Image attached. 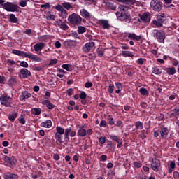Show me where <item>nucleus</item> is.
Wrapping results in <instances>:
<instances>
[{
	"instance_id": "f257e3e1",
	"label": "nucleus",
	"mask_w": 179,
	"mask_h": 179,
	"mask_svg": "<svg viewBox=\"0 0 179 179\" xmlns=\"http://www.w3.org/2000/svg\"><path fill=\"white\" fill-rule=\"evenodd\" d=\"M128 7L126 6H119V11L116 13V16L119 20L125 21L127 23L129 24L131 22V17L129 12H128Z\"/></svg>"
},
{
	"instance_id": "f03ea898",
	"label": "nucleus",
	"mask_w": 179,
	"mask_h": 179,
	"mask_svg": "<svg viewBox=\"0 0 179 179\" xmlns=\"http://www.w3.org/2000/svg\"><path fill=\"white\" fill-rule=\"evenodd\" d=\"M12 54L20 57L28 58L35 62H41V61H43V59H41L39 56L34 55L31 52H27L13 49L12 50Z\"/></svg>"
},
{
	"instance_id": "7ed1b4c3",
	"label": "nucleus",
	"mask_w": 179,
	"mask_h": 179,
	"mask_svg": "<svg viewBox=\"0 0 179 179\" xmlns=\"http://www.w3.org/2000/svg\"><path fill=\"white\" fill-rule=\"evenodd\" d=\"M166 20V15L164 13H161L157 15V20H154L152 22V24H153V27L161 28L163 27V24L165 23Z\"/></svg>"
},
{
	"instance_id": "20e7f679",
	"label": "nucleus",
	"mask_w": 179,
	"mask_h": 179,
	"mask_svg": "<svg viewBox=\"0 0 179 179\" xmlns=\"http://www.w3.org/2000/svg\"><path fill=\"white\" fill-rule=\"evenodd\" d=\"M68 21L69 24L73 26H78L81 24L82 18L79 15L72 13L71 15H69Z\"/></svg>"
},
{
	"instance_id": "39448f33",
	"label": "nucleus",
	"mask_w": 179,
	"mask_h": 179,
	"mask_svg": "<svg viewBox=\"0 0 179 179\" xmlns=\"http://www.w3.org/2000/svg\"><path fill=\"white\" fill-rule=\"evenodd\" d=\"M2 8L5 9L7 12L15 13L17 10L19 6L14 4L13 3L7 1L6 3L1 4Z\"/></svg>"
},
{
	"instance_id": "423d86ee",
	"label": "nucleus",
	"mask_w": 179,
	"mask_h": 179,
	"mask_svg": "<svg viewBox=\"0 0 179 179\" xmlns=\"http://www.w3.org/2000/svg\"><path fill=\"white\" fill-rule=\"evenodd\" d=\"M57 133L55 134V139L57 140V144L61 145L63 143L62 140V135L66 133V129L62 128L61 127H57L56 128Z\"/></svg>"
},
{
	"instance_id": "0eeeda50",
	"label": "nucleus",
	"mask_w": 179,
	"mask_h": 179,
	"mask_svg": "<svg viewBox=\"0 0 179 179\" xmlns=\"http://www.w3.org/2000/svg\"><path fill=\"white\" fill-rule=\"evenodd\" d=\"M153 37L157 39L158 43H164L166 39V33L162 30H157L156 33L154 34Z\"/></svg>"
},
{
	"instance_id": "6e6552de",
	"label": "nucleus",
	"mask_w": 179,
	"mask_h": 179,
	"mask_svg": "<svg viewBox=\"0 0 179 179\" xmlns=\"http://www.w3.org/2000/svg\"><path fill=\"white\" fill-rule=\"evenodd\" d=\"M11 101L12 98L8 96V94H2L0 97V102L2 106H5L6 107L11 106Z\"/></svg>"
},
{
	"instance_id": "1a4fd4ad",
	"label": "nucleus",
	"mask_w": 179,
	"mask_h": 179,
	"mask_svg": "<svg viewBox=\"0 0 179 179\" xmlns=\"http://www.w3.org/2000/svg\"><path fill=\"white\" fill-rule=\"evenodd\" d=\"M150 7L152 8L153 11L160 12L162 7V2L159 0H152Z\"/></svg>"
},
{
	"instance_id": "9d476101",
	"label": "nucleus",
	"mask_w": 179,
	"mask_h": 179,
	"mask_svg": "<svg viewBox=\"0 0 179 179\" xmlns=\"http://www.w3.org/2000/svg\"><path fill=\"white\" fill-rule=\"evenodd\" d=\"M4 161L7 163L8 167L16 165L17 160L14 156L8 157V155L4 156Z\"/></svg>"
},
{
	"instance_id": "9b49d317",
	"label": "nucleus",
	"mask_w": 179,
	"mask_h": 179,
	"mask_svg": "<svg viewBox=\"0 0 179 179\" xmlns=\"http://www.w3.org/2000/svg\"><path fill=\"white\" fill-rule=\"evenodd\" d=\"M96 43L95 42L93 41H90L88 42L87 43H85V45H84V46H83V51L85 53L90 52H92V48H94Z\"/></svg>"
},
{
	"instance_id": "f8f14e48",
	"label": "nucleus",
	"mask_w": 179,
	"mask_h": 179,
	"mask_svg": "<svg viewBox=\"0 0 179 179\" xmlns=\"http://www.w3.org/2000/svg\"><path fill=\"white\" fill-rule=\"evenodd\" d=\"M161 166V161L160 159H157L155 158V159H152V164H151V168L152 171L157 172H159V167Z\"/></svg>"
},
{
	"instance_id": "ddd939ff",
	"label": "nucleus",
	"mask_w": 179,
	"mask_h": 179,
	"mask_svg": "<svg viewBox=\"0 0 179 179\" xmlns=\"http://www.w3.org/2000/svg\"><path fill=\"white\" fill-rule=\"evenodd\" d=\"M140 20L145 23L150 22V15L149 12H145L142 14L138 15Z\"/></svg>"
},
{
	"instance_id": "4468645a",
	"label": "nucleus",
	"mask_w": 179,
	"mask_h": 179,
	"mask_svg": "<svg viewBox=\"0 0 179 179\" xmlns=\"http://www.w3.org/2000/svg\"><path fill=\"white\" fill-rule=\"evenodd\" d=\"M20 176L18 174L13 173L10 172H7L3 175V178L4 179H19Z\"/></svg>"
},
{
	"instance_id": "2eb2a0df",
	"label": "nucleus",
	"mask_w": 179,
	"mask_h": 179,
	"mask_svg": "<svg viewBox=\"0 0 179 179\" xmlns=\"http://www.w3.org/2000/svg\"><path fill=\"white\" fill-rule=\"evenodd\" d=\"M20 73L22 76V78H28L31 76V72L26 68H22L21 71H20Z\"/></svg>"
},
{
	"instance_id": "dca6fc26",
	"label": "nucleus",
	"mask_w": 179,
	"mask_h": 179,
	"mask_svg": "<svg viewBox=\"0 0 179 179\" xmlns=\"http://www.w3.org/2000/svg\"><path fill=\"white\" fill-rule=\"evenodd\" d=\"M80 15L84 18V19H86V20H90L92 18V15L91 13L86 10L85 9H82L80 10Z\"/></svg>"
},
{
	"instance_id": "f3484780",
	"label": "nucleus",
	"mask_w": 179,
	"mask_h": 179,
	"mask_svg": "<svg viewBox=\"0 0 179 179\" xmlns=\"http://www.w3.org/2000/svg\"><path fill=\"white\" fill-rule=\"evenodd\" d=\"M64 45L67 48H73L76 46V41L68 39L66 41H64Z\"/></svg>"
},
{
	"instance_id": "a211bd4d",
	"label": "nucleus",
	"mask_w": 179,
	"mask_h": 179,
	"mask_svg": "<svg viewBox=\"0 0 179 179\" xmlns=\"http://www.w3.org/2000/svg\"><path fill=\"white\" fill-rule=\"evenodd\" d=\"M41 104H42L43 106H46V107H47V108H48V110H52V109H54V108L56 107V106L54 105V104H52V103L50 101V100H48V99L43 100V101L41 102Z\"/></svg>"
},
{
	"instance_id": "6ab92c4d",
	"label": "nucleus",
	"mask_w": 179,
	"mask_h": 179,
	"mask_svg": "<svg viewBox=\"0 0 179 179\" xmlns=\"http://www.w3.org/2000/svg\"><path fill=\"white\" fill-rule=\"evenodd\" d=\"M31 94L28 92L27 91H24L22 92V95L20 96L19 99L22 101H25L26 99L31 98Z\"/></svg>"
},
{
	"instance_id": "aec40b11",
	"label": "nucleus",
	"mask_w": 179,
	"mask_h": 179,
	"mask_svg": "<svg viewBox=\"0 0 179 179\" xmlns=\"http://www.w3.org/2000/svg\"><path fill=\"white\" fill-rule=\"evenodd\" d=\"M99 24L104 29H110V24L108 20H99Z\"/></svg>"
},
{
	"instance_id": "412c9836",
	"label": "nucleus",
	"mask_w": 179,
	"mask_h": 179,
	"mask_svg": "<svg viewBox=\"0 0 179 179\" xmlns=\"http://www.w3.org/2000/svg\"><path fill=\"white\" fill-rule=\"evenodd\" d=\"M128 38L129 40H134L137 41H141L142 40V36H137L135 33H129L128 34Z\"/></svg>"
},
{
	"instance_id": "4be33fe9",
	"label": "nucleus",
	"mask_w": 179,
	"mask_h": 179,
	"mask_svg": "<svg viewBox=\"0 0 179 179\" xmlns=\"http://www.w3.org/2000/svg\"><path fill=\"white\" fill-rule=\"evenodd\" d=\"M84 128H85L84 125H83L80 128H78V132H77L78 136L85 137L87 136V131Z\"/></svg>"
},
{
	"instance_id": "5701e85b",
	"label": "nucleus",
	"mask_w": 179,
	"mask_h": 179,
	"mask_svg": "<svg viewBox=\"0 0 179 179\" xmlns=\"http://www.w3.org/2000/svg\"><path fill=\"white\" fill-rule=\"evenodd\" d=\"M62 5L63 6V8L68 11L74 8L73 3L69 2L64 1L62 3Z\"/></svg>"
},
{
	"instance_id": "b1692460",
	"label": "nucleus",
	"mask_w": 179,
	"mask_h": 179,
	"mask_svg": "<svg viewBox=\"0 0 179 179\" xmlns=\"http://www.w3.org/2000/svg\"><path fill=\"white\" fill-rule=\"evenodd\" d=\"M159 135H161L162 138L166 139L169 134V129L166 127L162 128L161 130H159Z\"/></svg>"
},
{
	"instance_id": "393cba45",
	"label": "nucleus",
	"mask_w": 179,
	"mask_h": 179,
	"mask_svg": "<svg viewBox=\"0 0 179 179\" xmlns=\"http://www.w3.org/2000/svg\"><path fill=\"white\" fill-rule=\"evenodd\" d=\"M45 43L43 42H39L34 45V51L39 52L45 48Z\"/></svg>"
},
{
	"instance_id": "a878e982",
	"label": "nucleus",
	"mask_w": 179,
	"mask_h": 179,
	"mask_svg": "<svg viewBox=\"0 0 179 179\" xmlns=\"http://www.w3.org/2000/svg\"><path fill=\"white\" fill-rule=\"evenodd\" d=\"M71 131V128L65 129L64 133V142L68 143L69 141V133Z\"/></svg>"
},
{
	"instance_id": "bb28decb",
	"label": "nucleus",
	"mask_w": 179,
	"mask_h": 179,
	"mask_svg": "<svg viewBox=\"0 0 179 179\" xmlns=\"http://www.w3.org/2000/svg\"><path fill=\"white\" fill-rule=\"evenodd\" d=\"M17 84V77L12 76L8 78V86H13Z\"/></svg>"
},
{
	"instance_id": "cd10ccee",
	"label": "nucleus",
	"mask_w": 179,
	"mask_h": 179,
	"mask_svg": "<svg viewBox=\"0 0 179 179\" xmlns=\"http://www.w3.org/2000/svg\"><path fill=\"white\" fill-rule=\"evenodd\" d=\"M176 116H179V108H175L172 113H170L171 118L176 117Z\"/></svg>"
},
{
	"instance_id": "c85d7f7f",
	"label": "nucleus",
	"mask_w": 179,
	"mask_h": 179,
	"mask_svg": "<svg viewBox=\"0 0 179 179\" xmlns=\"http://www.w3.org/2000/svg\"><path fill=\"white\" fill-rule=\"evenodd\" d=\"M106 8L110 9L111 10L115 11L116 10V6L114 5L113 2L107 1L106 3Z\"/></svg>"
},
{
	"instance_id": "c756f323",
	"label": "nucleus",
	"mask_w": 179,
	"mask_h": 179,
	"mask_svg": "<svg viewBox=\"0 0 179 179\" xmlns=\"http://www.w3.org/2000/svg\"><path fill=\"white\" fill-rule=\"evenodd\" d=\"M41 127H43L45 128H50L52 127V122L50 120H47L45 122L41 123Z\"/></svg>"
},
{
	"instance_id": "7c9ffc66",
	"label": "nucleus",
	"mask_w": 179,
	"mask_h": 179,
	"mask_svg": "<svg viewBox=\"0 0 179 179\" xmlns=\"http://www.w3.org/2000/svg\"><path fill=\"white\" fill-rule=\"evenodd\" d=\"M41 113V108H31V114L34 115H40Z\"/></svg>"
},
{
	"instance_id": "2f4dec72",
	"label": "nucleus",
	"mask_w": 179,
	"mask_h": 179,
	"mask_svg": "<svg viewBox=\"0 0 179 179\" xmlns=\"http://www.w3.org/2000/svg\"><path fill=\"white\" fill-rule=\"evenodd\" d=\"M166 73L168 75L172 76L176 73V69L174 67H169L166 69Z\"/></svg>"
},
{
	"instance_id": "473e14b6",
	"label": "nucleus",
	"mask_w": 179,
	"mask_h": 179,
	"mask_svg": "<svg viewBox=\"0 0 179 179\" xmlns=\"http://www.w3.org/2000/svg\"><path fill=\"white\" fill-rule=\"evenodd\" d=\"M139 92L142 96H149V92L145 87H141Z\"/></svg>"
},
{
	"instance_id": "72a5a7b5",
	"label": "nucleus",
	"mask_w": 179,
	"mask_h": 179,
	"mask_svg": "<svg viewBox=\"0 0 179 179\" xmlns=\"http://www.w3.org/2000/svg\"><path fill=\"white\" fill-rule=\"evenodd\" d=\"M122 56L127 57H133L134 55L132 52H129V51H122Z\"/></svg>"
},
{
	"instance_id": "f704fd0d",
	"label": "nucleus",
	"mask_w": 179,
	"mask_h": 179,
	"mask_svg": "<svg viewBox=\"0 0 179 179\" xmlns=\"http://www.w3.org/2000/svg\"><path fill=\"white\" fill-rule=\"evenodd\" d=\"M152 72L155 75H161L162 74L161 69L157 67H152Z\"/></svg>"
},
{
	"instance_id": "c9c22d12",
	"label": "nucleus",
	"mask_w": 179,
	"mask_h": 179,
	"mask_svg": "<svg viewBox=\"0 0 179 179\" xmlns=\"http://www.w3.org/2000/svg\"><path fill=\"white\" fill-rule=\"evenodd\" d=\"M10 22L13 24L17 23L18 20L14 14L10 15Z\"/></svg>"
},
{
	"instance_id": "e433bc0d",
	"label": "nucleus",
	"mask_w": 179,
	"mask_h": 179,
	"mask_svg": "<svg viewBox=\"0 0 179 179\" xmlns=\"http://www.w3.org/2000/svg\"><path fill=\"white\" fill-rule=\"evenodd\" d=\"M110 138L111 141H115V142H118L119 141L122 140V138H120L118 136L110 134L109 136Z\"/></svg>"
},
{
	"instance_id": "4c0bfd02",
	"label": "nucleus",
	"mask_w": 179,
	"mask_h": 179,
	"mask_svg": "<svg viewBox=\"0 0 179 179\" xmlns=\"http://www.w3.org/2000/svg\"><path fill=\"white\" fill-rule=\"evenodd\" d=\"M17 115L18 114L17 113H13L11 115H8V120H10L11 122H14L16 120Z\"/></svg>"
},
{
	"instance_id": "58836bf2",
	"label": "nucleus",
	"mask_w": 179,
	"mask_h": 179,
	"mask_svg": "<svg viewBox=\"0 0 179 179\" xmlns=\"http://www.w3.org/2000/svg\"><path fill=\"white\" fill-rule=\"evenodd\" d=\"M86 32V29L83 26H78V34H83Z\"/></svg>"
},
{
	"instance_id": "ea45409f",
	"label": "nucleus",
	"mask_w": 179,
	"mask_h": 179,
	"mask_svg": "<svg viewBox=\"0 0 179 179\" xmlns=\"http://www.w3.org/2000/svg\"><path fill=\"white\" fill-rule=\"evenodd\" d=\"M107 138L105 136H101L99 138V142L100 144V146H103L104 143H106Z\"/></svg>"
},
{
	"instance_id": "a19ab883",
	"label": "nucleus",
	"mask_w": 179,
	"mask_h": 179,
	"mask_svg": "<svg viewBox=\"0 0 179 179\" xmlns=\"http://www.w3.org/2000/svg\"><path fill=\"white\" fill-rule=\"evenodd\" d=\"M67 15H68V13L66 10L60 11L59 13V17L63 18V19H66L67 18Z\"/></svg>"
},
{
	"instance_id": "79ce46f5",
	"label": "nucleus",
	"mask_w": 179,
	"mask_h": 179,
	"mask_svg": "<svg viewBox=\"0 0 179 179\" xmlns=\"http://www.w3.org/2000/svg\"><path fill=\"white\" fill-rule=\"evenodd\" d=\"M18 121L20 124H22V125H24L26 124L25 117L23 114H21V116L18 118Z\"/></svg>"
},
{
	"instance_id": "37998d69",
	"label": "nucleus",
	"mask_w": 179,
	"mask_h": 179,
	"mask_svg": "<svg viewBox=\"0 0 179 179\" xmlns=\"http://www.w3.org/2000/svg\"><path fill=\"white\" fill-rule=\"evenodd\" d=\"M53 9H56L59 12L66 10L65 9H64V6L62 5L54 6Z\"/></svg>"
},
{
	"instance_id": "c03bdc74",
	"label": "nucleus",
	"mask_w": 179,
	"mask_h": 179,
	"mask_svg": "<svg viewBox=\"0 0 179 179\" xmlns=\"http://www.w3.org/2000/svg\"><path fill=\"white\" fill-rule=\"evenodd\" d=\"M136 129H143V124L141 121H138L135 124Z\"/></svg>"
},
{
	"instance_id": "a18cd8bd",
	"label": "nucleus",
	"mask_w": 179,
	"mask_h": 179,
	"mask_svg": "<svg viewBox=\"0 0 179 179\" xmlns=\"http://www.w3.org/2000/svg\"><path fill=\"white\" fill-rule=\"evenodd\" d=\"M60 29H62V30L64 31H66L69 29V26L67 24H66V23H63V24H61L59 25H58Z\"/></svg>"
},
{
	"instance_id": "49530a36",
	"label": "nucleus",
	"mask_w": 179,
	"mask_h": 179,
	"mask_svg": "<svg viewBox=\"0 0 179 179\" xmlns=\"http://www.w3.org/2000/svg\"><path fill=\"white\" fill-rule=\"evenodd\" d=\"M146 134H148V132H146L145 130H141V134H140V138L142 140H144L146 138Z\"/></svg>"
},
{
	"instance_id": "de8ad7c7",
	"label": "nucleus",
	"mask_w": 179,
	"mask_h": 179,
	"mask_svg": "<svg viewBox=\"0 0 179 179\" xmlns=\"http://www.w3.org/2000/svg\"><path fill=\"white\" fill-rule=\"evenodd\" d=\"M58 61L57 59H52L49 61L48 66H54L57 64Z\"/></svg>"
},
{
	"instance_id": "09e8293b",
	"label": "nucleus",
	"mask_w": 179,
	"mask_h": 179,
	"mask_svg": "<svg viewBox=\"0 0 179 179\" xmlns=\"http://www.w3.org/2000/svg\"><path fill=\"white\" fill-rule=\"evenodd\" d=\"M73 94H74V90L73 88H69L68 90H66V94L69 96H73Z\"/></svg>"
},
{
	"instance_id": "8fccbe9b",
	"label": "nucleus",
	"mask_w": 179,
	"mask_h": 179,
	"mask_svg": "<svg viewBox=\"0 0 179 179\" xmlns=\"http://www.w3.org/2000/svg\"><path fill=\"white\" fill-rule=\"evenodd\" d=\"M115 86L113 84H110L108 89L107 90L110 94H113L114 91Z\"/></svg>"
},
{
	"instance_id": "3c124183",
	"label": "nucleus",
	"mask_w": 179,
	"mask_h": 179,
	"mask_svg": "<svg viewBox=\"0 0 179 179\" xmlns=\"http://www.w3.org/2000/svg\"><path fill=\"white\" fill-rule=\"evenodd\" d=\"M99 127L106 128L107 127V122L104 120H101L99 124Z\"/></svg>"
},
{
	"instance_id": "603ef678",
	"label": "nucleus",
	"mask_w": 179,
	"mask_h": 179,
	"mask_svg": "<svg viewBox=\"0 0 179 179\" xmlns=\"http://www.w3.org/2000/svg\"><path fill=\"white\" fill-rule=\"evenodd\" d=\"M20 66H21L23 68H28L29 67V64L27 62H20Z\"/></svg>"
},
{
	"instance_id": "864d4df0",
	"label": "nucleus",
	"mask_w": 179,
	"mask_h": 179,
	"mask_svg": "<svg viewBox=\"0 0 179 179\" xmlns=\"http://www.w3.org/2000/svg\"><path fill=\"white\" fill-rule=\"evenodd\" d=\"M93 86L92 83L88 81L87 83H85V84H84V87H85V88L89 89L91 88Z\"/></svg>"
},
{
	"instance_id": "5fc2aeb1",
	"label": "nucleus",
	"mask_w": 179,
	"mask_h": 179,
	"mask_svg": "<svg viewBox=\"0 0 179 179\" xmlns=\"http://www.w3.org/2000/svg\"><path fill=\"white\" fill-rule=\"evenodd\" d=\"M135 168H141L142 167V164L138 162H134V164H133Z\"/></svg>"
},
{
	"instance_id": "6e6d98bb",
	"label": "nucleus",
	"mask_w": 179,
	"mask_h": 179,
	"mask_svg": "<svg viewBox=\"0 0 179 179\" xmlns=\"http://www.w3.org/2000/svg\"><path fill=\"white\" fill-rule=\"evenodd\" d=\"M7 64L10 65V66H13V65L16 64V62L14 60H11V59H8L7 60Z\"/></svg>"
},
{
	"instance_id": "4d7b16f0",
	"label": "nucleus",
	"mask_w": 179,
	"mask_h": 179,
	"mask_svg": "<svg viewBox=\"0 0 179 179\" xmlns=\"http://www.w3.org/2000/svg\"><path fill=\"white\" fill-rule=\"evenodd\" d=\"M115 86L117 88V90H122L123 87L121 83H115Z\"/></svg>"
},
{
	"instance_id": "13d9d810",
	"label": "nucleus",
	"mask_w": 179,
	"mask_h": 179,
	"mask_svg": "<svg viewBox=\"0 0 179 179\" xmlns=\"http://www.w3.org/2000/svg\"><path fill=\"white\" fill-rule=\"evenodd\" d=\"M97 55H98V57H102L103 55H104V51L103 50H98Z\"/></svg>"
},
{
	"instance_id": "bf43d9fd",
	"label": "nucleus",
	"mask_w": 179,
	"mask_h": 179,
	"mask_svg": "<svg viewBox=\"0 0 179 179\" xmlns=\"http://www.w3.org/2000/svg\"><path fill=\"white\" fill-rule=\"evenodd\" d=\"M87 97V94H86V92H82L80 94V99H85Z\"/></svg>"
},
{
	"instance_id": "052dcab7",
	"label": "nucleus",
	"mask_w": 179,
	"mask_h": 179,
	"mask_svg": "<svg viewBox=\"0 0 179 179\" xmlns=\"http://www.w3.org/2000/svg\"><path fill=\"white\" fill-rule=\"evenodd\" d=\"M62 68L63 69H64L65 71H69V65L67 64H63V65L62 66Z\"/></svg>"
},
{
	"instance_id": "680f3d73",
	"label": "nucleus",
	"mask_w": 179,
	"mask_h": 179,
	"mask_svg": "<svg viewBox=\"0 0 179 179\" xmlns=\"http://www.w3.org/2000/svg\"><path fill=\"white\" fill-rule=\"evenodd\" d=\"M79 158H80V155L79 154H76L74 156H73V160H74L75 162H78Z\"/></svg>"
},
{
	"instance_id": "e2e57ef3",
	"label": "nucleus",
	"mask_w": 179,
	"mask_h": 179,
	"mask_svg": "<svg viewBox=\"0 0 179 179\" xmlns=\"http://www.w3.org/2000/svg\"><path fill=\"white\" fill-rule=\"evenodd\" d=\"M48 20H55L56 19V16L55 15H48V17H47Z\"/></svg>"
},
{
	"instance_id": "0e129e2a",
	"label": "nucleus",
	"mask_w": 179,
	"mask_h": 179,
	"mask_svg": "<svg viewBox=\"0 0 179 179\" xmlns=\"http://www.w3.org/2000/svg\"><path fill=\"white\" fill-rule=\"evenodd\" d=\"M123 122L122 120H117L116 123L114 124L115 127H121L122 125Z\"/></svg>"
},
{
	"instance_id": "69168bd1",
	"label": "nucleus",
	"mask_w": 179,
	"mask_h": 179,
	"mask_svg": "<svg viewBox=\"0 0 179 179\" xmlns=\"http://www.w3.org/2000/svg\"><path fill=\"white\" fill-rule=\"evenodd\" d=\"M151 53L152 54V55L155 56L156 57H159V56H157V50L152 49Z\"/></svg>"
},
{
	"instance_id": "338daca9",
	"label": "nucleus",
	"mask_w": 179,
	"mask_h": 179,
	"mask_svg": "<svg viewBox=\"0 0 179 179\" xmlns=\"http://www.w3.org/2000/svg\"><path fill=\"white\" fill-rule=\"evenodd\" d=\"M172 64L173 66H177L179 64V62L176 59H173Z\"/></svg>"
},
{
	"instance_id": "774afa93",
	"label": "nucleus",
	"mask_w": 179,
	"mask_h": 179,
	"mask_svg": "<svg viewBox=\"0 0 179 179\" xmlns=\"http://www.w3.org/2000/svg\"><path fill=\"white\" fill-rule=\"evenodd\" d=\"M173 176L175 178H179V172L178 171H174L173 173Z\"/></svg>"
}]
</instances>
